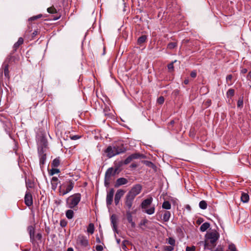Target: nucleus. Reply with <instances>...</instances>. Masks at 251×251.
<instances>
[{
    "label": "nucleus",
    "instance_id": "obj_7",
    "mask_svg": "<svg viewBox=\"0 0 251 251\" xmlns=\"http://www.w3.org/2000/svg\"><path fill=\"white\" fill-rule=\"evenodd\" d=\"M142 189V186L140 184H136L132 186L126 195L135 199L136 196L141 193Z\"/></svg>",
    "mask_w": 251,
    "mask_h": 251
},
{
    "label": "nucleus",
    "instance_id": "obj_59",
    "mask_svg": "<svg viewBox=\"0 0 251 251\" xmlns=\"http://www.w3.org/2000/svg\"><path fill=\"white\" fill-rule=\"evenodd\" d=\"M79 136L77 135H74L72 137H71V139L73 140H75L76 139H78L79 138Z\"/></svg>",
    "mask_w": 251,
    "mask_h": 251
},
{
    "label": "nucleus",
    "instance_id": "obj_46",
    "mask_svg": "<svg viewBox=\"0 0 251 251\" xmlns=\"http://www.w3.org/2000/svg\"><path fill=\"white\" fill-rule=\"evenodd\" d=\"M228 249L230 251H237L236 246L233 244H230L228 246Z\"/></svg>",
    "mask_w": 251,
    "mask_h": 251
},
{
    "label": "nucleus",
    "instance_id": "obj_26",
    "mask_svg": "<svg viewBox=\"0 0 251 251\" xmlns=\"http://www.w3.org/2000/svg\"><path fill=\"white\" fill-rule=\"evenodd\" d=\"M147 39V36L145 35H143L139 37L137 40V44L141 45L143 43H145Z\"/></svg>",
    "mask_w": 251,
    "mask_h": 251
},
{
    "label": "nucleus",
    "instance_id": "obj_51",
    "mask_svg": "<svg viewBox=\"0 0 251 251\" xmlns=\"http://www.w3.org/2000/svg\"><path fill=\"white\" fill-rule=\"evenodd\" d=\"M196 250V247L194 246L192 247L187 246L186 248V251H195Z\"/></svg>",
    "mask_w": 251,
    "mask_h": 251
},
{
    "label": "nucleus",
    "instance_id": "obj_10",
    "mask_svg": "<svg viewBox=\"0 0 251 251\" xmlns=\"http://www.w3.org/2000/svg\"><path fill=\"white\" fill-rule=\"evenodd\" d=\"M114 192L115 190L114 188H110L109 191L107 192L106 203V205L108 207L111 205L112 203Z\"/></svg>",
    "mask_w": 251,
    "mask_h": 251
},
{
    "label": "nucleus",
    "instance_id": "obj_42",
    "mask_svg": "<svg viewBox=\"0 0 251 251\" xmlns=\"http://www.w3.org/2000/svg\"><path fill=\"white\" fill-rule=\"evenodd\" d=\"M60 172V171L59 169H56V168H52L50 170V172H49V174L50 175V176H53V175L55 174H57L58 173Z\"/></svg>",
    "mask_w": 251,
    "mask_h": 251
},
{
    "label": "nucleus",
    "instance_id": "obj_58",
    "mask_svg": "<svg viewBox=\"0 0 251 251\" xmlns=\"http://www.w3.org/2000/svg\"><path fill=\"white\" fill-rule=\"evenodd\" d=\"M38 33V30H34L33 32L32 33V37L34 38L36 35H37Z\"/></svg>",
    "mask_w": 251,
    "mask_h": 251
},
{
    "label": "nucleus",
    "instance_id": "obj_50",
    "mask_svg": "<svg viewBox=\"0 0 251 251\" xmlns=\"http://www.w3.org/2000/svg\"><path fill=\"white\" fill-rule=\"evenodd\" d=\"M110 180V179H107L106 178H104V185L105 187H108L109 186Z\"/></svg>",
    "mask_w": 251,
    "mask_h": 251
},
{
    "label": "nucleus",
    "instance_id": "obj_8",
    "mask_svg": "<svg viewBox=\"0 0 251 251\" xmlns=\"http://www.w3.org/2000/svg\"><path fill=\"white\" fill-rule=\"evenodd\" d=\"M12 55L10 54L9 55L5 61L3 62L2 64L3 71L1 72V74H2L3 72L4 73V76L7 78H9V72L8 70L9 68V63L11 61L12 59Z\"/></svg>",
    "mask_w": 251,
    "mask_h": 251
},
{
    "label": "nucleus",
    "instance_id": "obj_24",
    "mask_svg": "<svg viewBox=\"0 0 251 251\" xmlns=\"http://www.w3.org/2000/svg\"><path fill=\"white\" fill-rule=\"evenodd\" d=\"M39 157L40 166L41 169H42L44 167V165L47 158V154L39 155Z\"/></svg>",
    "mask_w": 251,
    "mask_h": 251
},
{
    "label": "nucleus",
    "instance_id": "obj_47",
    "mask_svg": "<svg viewBox=\"0 0 251 251\" xmlns=\"http://www.w3.org/2000/svg\"><path fill=\"white\" fill-rule=\"evenodd\" d=\"M144 163L146 166L150 167H152L154 166L153 163L150 161L145 160V161H144Z\"/></svg>",
    "mask_w": 251,
    "mask_h": 251
},
{
    "label": "nucleus",
    "instance_id": "obj_33",
    "mask_svg": "<svg viewBox=\"0 0 251 251\" xmlns=\"http://www.w3.org/2000/svg\"><path fill=\"white\" fill-rule=\"evenodd\" d=\"M235 91L233 89H229L228 90V91L226 92V97L228 99H231L232 97L234 95Z\"/></svg>",
    "mask_w": 251,
    "mask_h": 251
},
{
    "label": "nucleus",
    "instance_id": "obj_60",
    "mask_svg": "<svg viewBox=\"0 0 251 251\" xmlns=\"http://www.w3.org/2000/svg\"><path fill=\"white\" fill-rule=\"evenodd\" d=\"M248 72V70L246 68H243L241 70V73L242 74H246Z\"/></svg>",
    "mask_w": 251,
    "mask_h": 251
},
{
    "label": "nucleus",
    "instance_id": "obj_29",
    "mask_svg": "<svg viewBox=\"0 0 251 251\" xmlns=\"http://www.w3.org/2000/svg\"><path fill=\"white\" fill-rule=\"evenodd\" d=\"M162 207L164 209L169 210L171 208V203L168 201H165L163 202Z\"/></svg>",
    "mask_w": 251,
    "mask_h": 251
},
{
    "label": "nucleus",
    "instance_id": "obj_55",
    "mask_svg": "<svg viewBox=\"0 0 251 251\" xmlns=\"http://www.w3.org/2000/svg\"><path fill=\"white\" fill-rule=\"evenodd\" d=\"M60 225L62 227H65L66 226L67 223L66 222L62 220L60 221Z\"/></svg>",
    "mask_w": 251,
    "mask_h": 251
},
{
    "label": "nucleus",
    "instance_id": "obj_20",
    "mask_svg": "<svg viewBox=\"0 0 251 251\" xmlns=\"http://www.w3.org/2000/svg\"><path fill=\"white\" fill-rule=\"evenodd\" d=\"M24 43V39L22 37H20L18 39V40L17 42H16L13 45V53L16 51L19 48L20 46L22 45Z\"/></svg>",
    "mask_w": 251,
    "mask_h": 251
},
{
    "label": "nucleus",
    "instance_id": "obj_52",
    "mask_svg": "<svg viewBox=\"0 0 251 251\" xmlns=\"http://www.w3.org/2000/svg\"><path fill=\"white\" fill-rule=\"evenodd\" d=\"M148 222L149 221L147 219H145L141 221L140 225L145 226L148 223Z\"/></svg>",
    "mask_w": 251,
    "mask_h": 251
},
{
    "label": "nucleus",
    "instance_id": "obj_19",
    "mask_svg": "<svg viewBox=\"0 0 251 251\" xmlns=\"http://www.w3.org/2000/svg\"><path fill=\"white\" fill-rule=\"evenodd\" d=\"M128 182L127 179L124 177H120L117 179L116 183L115 184V187H118L120 186L126 184Z\"/></svg>",
    "mask_w": 251,
    "mask_h": 251
},
{
    "label": "nucleus",
    "instance_id": "obj_25",
    "mask_svg": "<svg viewBox=\"0 0 251 251\" xmlns=\"http://www.w3.org/2000/svg\"><path fill=\"white\" fill-rule=\"evenodd\" d=\"M241 200L244 203L248 202L249 200V195L246 193H242L241 196Z\"/></svg>",
    "mask_w": 251,
    "mask_h": 251
},
{
    "label": "nucleus",
    "instance_id": "obj_21",
    "mask_svg": "<svg viewBox=\"0 0 251 251\" xmlns=\"http://www.w3.org/2000/svg\"><path fill=\"white\" fill-rule=\"evenodd\" d=\"M110 220L114 231H116L117 228V219L116 215L113 214L110 217Z\"/></svg>",
    "mask_w": 251,
    "mask_h": 251
},
{
    "label": "nucleus",
    "instance_id": "obj_22",
    "mask_svg": "<svg viewBox=\"0 0 251 251\" xmlns=\"http://www.w3.org/2000/svg\"><path fill=\"white\" fill-rule=\"evenodd\" d=\"M58 183V178L56 176L52 177L51 178V189L53 191H55L56 189V188L57 187Z\"/></svg>",
    "mask_w": 251,
    "mask_h": 251
},
{
    "label": "nucleus",
    "instance_id": "obj_31",
    "mask_svg": "<svg viewBox=\"0 0 251 251\" xmlns=\"http://www.w3.org/2000/svg\"><path fill=\"white\" fill-rule=\"evenodd\" d=\"M60 160L59 157H57L53 160L51 163V167L53 168L57 167L60 164Z\"/></svg>",
    "mask_w": 251,
    "mask_h": 251
},
{
    "label": "nucleus",
    "instance_id": "obj_39",
    "mask_svg": "<svg viewBox=\"0 0 251 251\" xmlns=\"http://www.w3.org/2000/svg\"><path fill=\"white\" fill-rule=\"evenodd\" d=\"M176 60H175L174 61H172L171 63L169 64L167 66L168 69L170 72H173L174 70V63L176 62Z\"/></svg>",
    "mask_w": 251,
    "mask_h": 251
},
{
    "label": "nucleus",
    "instance_id": "obj_2",
    "mask_svg": "<svg viewBox=\"0 0 251 251\" xmlns=\"http://www.w3.org/2000/svg\"><path fill=\"white\" fill-rule=\"evenodd\" d=\"M75 182L71 179H67L61 184L59 188L60 195L64 196L68 194L73 189Z\"/></svg>",
    "mask_w": 251,
    "mask_h": 251
},
{
    "label": "nucleus",
    "instance_id": "obj_5",
    "mask_svg": "<svg viewBox=\"0 0 251 251\" xmlns=\"http://www.w3.org/2000/svg\"><path fill=\"white\" fill-rule=\"evenodd\" d=\"M152 201V198L150 197L143 201L140 205L142 209H145L144 212L149 215L153 214L155 211L154 206H152L150 208L147 209V208L151 204Z\"/></svg>",
    "mask_w": 251,
    "mask_h": 251
},
{
    "label": "nucleus",
    "instance_id": "obj_37",
    "mask_svg": "<svg viewBox=\"0 0 251 251\" xmlns=\"http://www.w3.org/2000/svg\"><path fill=\"white\" fill-rule=\"evenodd\" d=\"M177 43L176 42H171L167 45V49L172 50L176 47Z\"/></svg>",
    "mask_w": 251,
    "mask_h": 251
},
{
    "label": "nucleus",
    "instance_id": "obj_27",
    "mask_svg": "<svg viewBox=\"0 0 251 251\" xmlns=\"http://www.w3.org/2000/svg\"><path fill=\"white\" fill-rule=\"evenodd\" d=\"M47 147H44L43 146H38V155H42L46 154V151Z\"/></svg>",
    "mask_w": 251,
    "mask_h": 251
},
{
    "label": "nucleus",
    "instance_id": "obj_18",
    "mask_svg": "<svg viewBox=\"0 0 251 251\" xmlns=\"http://www.w3.org/2000/svg\"><path fill=\"white\" fill-rule=\"evenodd\" d=\"M114 146L115 150H116V153H117V155L124 153L126 151V149L124 147L123 144H121L120 145H116Z\"/></svg>",
    "mask_w": 251,
    "mask_h": 251
},
{
    "label": "nucleus",
    "instance_id": "obj_43",
    "mask_svg": "<svg viewBox=\"0 0 251 251\" xmlns=\"http://www.w3.org/2000/svg\"><path fill=\"white\" fill-rule=\"evenodd\" d=\"M47 11L49 13H51V14H54V13H57L56 9L53 6L49 7L47 9Z\"/></svg>",
    "mask_w": 251,
    "mask_h": 251
},
{
    "label": "nucleus",
    "instance_id": "obj_1",
    "mask_svg": "<svg viewBox=\"0 0 251 251\" xmlns=\"http://www.w3.org/2000/svg\"><path fill=\"white\" fill-rule=\"evenodd\" d=\"M220 237L219 234L216 231L208 233L206 235V238L209 240L212 246L209 245L208 241H205L204 243V248L207 250H212V248L216 246L215 242L218 240Z\"/></svg>",
    "mask_w": 251,
    "mask_h": 251
},
{
    "label": "nucleus",
    "instance_id": "obj_9",
    "mask_svg": "<svg viewBox=\"0 0 251 251\" xmlns=\"http://www.w3.org/2000/svg\"><path fill=\"white\" fill-rule=\"evenodd\" d=\"M145 156L140 153H132L128 156L124 161V164L127 165L129 164L132 160L137 159L139 158H144Z\"/></svg>",
    "mask_w": 251,
    "mask_h": 251
},
{
    "label": "nucleus",
    "instance_id": "obj_57",
    "mask_svg": "<svg viewBox=\"0 0 251 251\" xmlns=\"http://www.w3.org/2000/svg\"><path fill=\"white\" fill-rule=\"evenodd\" d=\"M45 231L47 232L48 234H49L50 232V228L49 226H45Z\"/></svg>",
    "mask_w": 251,
    "mask_h": 251
},
{
    "label": "nucleus",
    "instance_id": "obj_28",
    "mask_svg": "<svg viewBox=\"0 0 251 251\" xmlns=\"http://www.w3.org/2000/svg\"><path fill=\"white\" fill-rule=\"evenodd\" d=\"M210 227V224L208 222H205L200 226V229L201 232L206 231Z\"/></svg>",
    "mask_w": 251,
    "mask_h": 251
},
{
    "label": "nucleus",
    "instance_id": "obj_61",
    "mask_svg": "<svg viewBox=\"0 0 251 251\" xmlns=\"http://www.w3.org/2000/svg\"><path fill=\"white\" fill-rule=\"evenodd\" d=\"M185 208L189 211H191V207L189 204L185 205Z\"/></svg>",
    "mask_w": 251,
    "mask_h": 251
},
{
    "label": "nucleus",
    "instance_id": "obj_38",
    "mask_svg": "<svg viewBox=\"0 0 251 251\" xmlns=\"http://www.w3.org/2000/svg\"><path fill=\"white\" fill-rule=\"evenodd\" d=\"M237 106L238 108H242L243 107V97L239 98V99L237 101Z\"/></svg>",
    "mask_w": 251,
    "mask_h": 251
},
{
    "label": "nucleus",
    "instance_id": "obj_54",
    "mask_svg": "<svg viewBox=\"0 0 251 251\" xmlns=\"http://www.w3.org/2000/svg\"><path fill=\"white\" fill-rule=\"evenodd\" d=\"M97 251H102L103 250V247L101 245H97L96 246Z\"/></svg>",
    "mask_w": 251,
    "mask_h": 251
},
{
    "label": "nucleus",
    "instance_id": "obj_56",
    "mask_svg": "<svg viewBox=\"0 0 251 251\" xmlns=\"http://www.w3.org/2000/svg\"><path fill=\"white\" fill-rule=\"evenodd\" d=\"M175 123H176V121L175 120H174L171 121L169 123V124H168L169 128H171L170 127V126H173L175 124Z\"/></svg>",
    "mask_w": 251,
    "mask_h": 251
},
{
    "label": "nucleus",
    "instance_id": "obj_45",
    "mask_svg": "<svg viewBox=\"0 0 251 251\" xmlns=\"http://www.w3.org/2000/svg\"><path fill=\"white\" fill-rule=\"evenodd\" d=\"M128 243V241L127 240H124L123 241L122 244V248L124 251H126L127 247L126 246V243Z\"/></svg>",
    "mask_w": 251,
    "mask_h": 251
},
{
    "label": "nucleus",
    "instance_id": "obj_14",
    "mask_svg": "<svg viewBox=\"0 0 251 251\" xmlns=\"http://www.w3.org/2000/svg\"><path fill=\"white\" fill-rule=\"evenodd\" d=\"M125 193V191L123 189H119L117 190L114 198V202L116 205L119 204L121 198L123 196Z\"/></svg>",
    "mask_w": 251,
    "mask_h": 251
},
{
    "label": "nucleus",
    "instance_id": "obj_48",
    "mask_svg": "<svg viewBox=\"0 0 251 251\" xmlns=\"http://www.w3.org/2000/svg\"><path fill=\"white\" fill-rule=\"evenodd\" d=\"M25 183H26V187L28 188H31L33 187V183L31 182V181H30L29 180H28V181H25Z\"/></svg>",
    "mask_w": 251,
    "mask_h": 251
},
{
    "label": "nucleus",
    "instance_id": "obj_23",
    "mask_svg": "<svg viewBox=\"0 0 251 251\" xmlns=\"http://www.w3.org/2000/svg\"><path fill=\"white\" fill-rule=\"evenodd\" d=\"M171 212L168 210L163 211V220L164 222H167L169 221L171 217Z\"/></svg>",
    "mask_w": 251,
    "mask_h": 251
},
{
    "label": "nucleus",
    "instance_id": "obj_64",
    "mask_svg": "<svg viewBox=\"0 0 251 251\" xmlns=\"http://www.w3.org/2000/svg\"><path fill=\"white\" fill-rule=\"evenodd\" d=\"M137 167V164H135V163H132L131 165H130V167L131 168H135Z\"/></svg>",
    "mask_w": 251,
    "mask_h": 251
},
{
    "label": "nucleus",
    "instance_id": "obj_12",
    "mask_svg": "<svg viewBox=\"0 0 251 251\" xmlns=\"http://www.w3.org/2000/svg\"><path fill=\"white\" fill-rule=\"evenodd\" d=\"M134 199L126 195L125 199V208H127L126 210H130Z\"/></svg>",
    "mask_w": 251,
    "mask_h": 251
},
{
    "label": "nucleus",
    "instance_id": "obj_4",
    "mask_svg": "<svg viewBox=\"0 0 251 251\" xmlns=\"http://www.w3.org/2000/svg\"><path fill=\"white\" fill-rule=\"evenodd\" d=\"M27 229L29 235L30 241L32 244H35L37 240L40 241V243L41 242L42 234L41 233H38L36 235H35V226H29L27 227Z\"/></svg>",
    "mask_w": 251,
    "mask_h": 251
},
{
    "label": "nucleus",
    "instance_id": "obj_53",
    "mask_svg": "<svg viewBox=\"0 0 251 251\" xmlns=\"http://www.w3.org/2000/svg\"><path fill=\"white\" fill-rule=\"evenodd\" d=\"M190 76L192 78H195L197 76V72L196 70L192 71L190 73Z\"/></svg>",
    "mask_w": 251,
    "mask_h": 251
},
{
    "label": "nucleus",
    "instance_id": "obj_35",
    "mask_svg": "<svg viewBox=\"0 0 251 251\" xmlns=\"http://www.w3.org/2000/svg\"><path fill=\"white\" fill-rule=\"evenodd\" d=\"M199 207L201 209H205L207 207V204L205 201L202 200L199 202Z\"/></svg>",
    "mask_w": 251,
    "mask_h": 251
},
{
    "label": "nucleus",
    "instance_id": "obj_62",
    "mask_svg": "<svg viewBox=\"0 0 251 251\" xmlns=\"http://www.w3.org/2000/svg\"><path fill=\"white\" fill-rule=\"evenodd\" d=\"M214 251H224V250L222 247H219Z\"/></svg>",
    "mask_w": 251,
    "mask_h": 251
},
{
    "label": "nucleus",
    "instance_id": "obj_17",
    "mask_svg": "<svg viewBox=\"0 0 251 251\" xmlns=\"http://www.w3.org/2000/svg\"><path fill=\"white\" fill-rule=\"evenodd\" d=\"M132 212L130 211V210H126V216L127 220V221L129 223L131 224V226L132 228H134L135 227V223L133 221L132 219Z\"/></svg>",
    "mask_w": 251,
    "mask_h": 251
},
{
    "label": "nucleus",
    "instance_id": "obj_16",
    "mask_svg": "<svg viewBox=\"0 0 251 251\" xmlns=\"http://www.w3.org/2000/svg\"><path fill=\"white\" fill-rule=\"evenodd\" d=\"M117 170L118 168L115 169H114L112 167L108 168L105 172L104 178L111 179V176H114L116 175Z\"/></svg>",
    "mask_w": 251,
    "mask_h": 251
},
{
    "label": "nucleus",
    "instance_id": "obj_32",
    "mask_svg": "<svg viewBox=\"0 0 251 251\" xmlns=\"http://www.w3.org/2000/svg\"><path fill=\"white\" fill-rule=\"evenodd\" d=\"M74 216V212L72 209L67 210L66 211V216L68 219H72Z\"/></svg>",
    "mask_w": 251,
    "mask_h": 251
},
{
    "label": "nucleus",
    "instance_id": "obj_36",
    "mask_svg": "<svg viewBox=\"0 0 251 251\" xmlns=\"http://www.w3.org/2000/svg\"><path fill=\"white\" fill-rule=\"evenodd\" d=\"M167 243L171 246L174 247L176 244V240L173 237H169L167 239Z\"/></svg>",
    "mask_w": 251,
    "mask_h": 251
},
{
    "label": "nucleus",
    "instance_id": "obj_41",
    "mask_svg": "<svg viewBox=\"0 0 251 251\" xmlns=\"http://www.w3.org/2000/svg\"><path fill=\"white\" fill-rule=\"evenodd\" d=\"M233 76L232 75H228L226 77V82L228 86H230L232 84V82H229V81H231L232 79Z\"/></svg>",
    "mask_w": 251,
    "mask_h": 251
},
{
    "label": "nucleus",
    "instance_id": "obj_63",
    "mask_svg": "<svg viewBox=\"0 0 251 251\" xmlns=\"http://www.w3.org/2000/svg\"><path fill=\"white\" fill-rule=\"evenodd\" d=\"M247 78L248 79L251 78V71L249 72Z\"/></svg>",
    "mask_w": 251,
    "mask_h": 251
},
{
    "label": "nucleus",
    "instance_id": "obj_11",
    "mask_svg": "<svg viewBox=\"0 0 251 251\" xmlns=\"http://www.w3.org/2000/svg\"><path fill=\"white\" fill-rule=\"evenodd\" d=\"M37 139L38 142V146H43L44 147H47L48 141L45 135L42 134L41 135H38L37 137Z\"/></svg>",
    "mask_w": 251,
    "mask_h": 251
},
{
    "label": "nucleus",
    "instance_id": "obj_49",
    "mask_svg": "<svg viewBox=\"0 0 251 251\" xmlns=\"http://www.w3.org/2000/svg\"><path fill=\"white\" fill-rule=\"evenodd\" d=\"M157 103L160 104H162L164 103V98L162 96H160V97H159L157 99Z\"/></svg>",
    "mask_w": 251,
    "mask_h": 251
},
{
    "label": "nucleus",
    "instance_id": "obj_40",
    "mask_svg": "<svg viewBox=\"0 0 251 251\" xmlns=\"http://www.w3.org/2000/svg\"><path fill=\"white\" fill-rule=\"evenodd\" d=\"M43 17V15L41 14H38L36 16H33L28 19L29 21H32L36 20L39 18H41Z\"/></svg>",
    "mask_w": 251,
    "mask_h": 251
},
{
    "label": "nucleus",
    "instance_id": "obj_44",
    "mask_svg": "<svg viewBox=\"0 0 251 251\" xmlns=\"http://www.w3.org/2000/svg\"><path fill=\"white\" fill-rule=\"evenodd\" d=\"M174 250V247L172 246H165L163 247V250L165 251H172Z\"/></svg>",
    "mask_w": 251,
    "mask_h": 251
},
{
    "label": "nucleus",
    "instance_id": "obj_34",
    "mask_svg": "<svg viewBox=\"0 0 251 251\" xmlns=\"http://www.w3.org/2000/svg\"><path fill=\"white\" fill-rule=\"evenodd\" d=\"M94 225L93 223H90L87 228V232L90 234H93L94 232Z\"/></svg>",
    "mask_w": 251,
    "mask_h": 251
},
{
    "label": "nucleus",
    "instance_id": "obj_3",
    "mask_svg": "<svg viewBox=\"0 0 251 251\" xmlns=\"http://www.w3.org/2000/svg\"><path fill=\"white\" fill-rule=\"evenodd\" d=\"M81 198V195L80 193H75L70 196L66 200L68 207L71 209H74L80 202Z\"/></svg>",
    "mask_w": 251,
    "mask_h": 251
},
{
    "label": "nucleus",
    "instance_id": "obj_15",
    "mask_svg": "<svg viewBox=\"0 0 251 251\" xmlns=\"http://www.w3.org/2000/svg\"><path fill=\"white\" fill-rule=\"evenodd\" d=\"M25 203L27 206H30L33 204V199L31 194L29 192H26L25 196Z\"/></svg>",
    "mask_w": 251,
    "mask_h": 251
},
{
    "label": "nucleus",
    "instance_id": "obj_30",
    "mask_svg": "<svg viewBox=\"0 0 251 251\" xmlns=\"http://www.w3.org/2000/svg\"><path fill=\"white\" fill-rule=\"evenodd\" d=\"M3 125L5 131L6 133L9 134L11 132V123L10 122H6Z\"/></svg>",
    "mask_w": 251,
    "mask_h": 251
},
{
    "label": "nucleus",
    "instance_id": "obj_6",
    "mask_svg": "<svg viewBox=\"0 0 251 251\" xmlns=\"http://www.w3.org/2000/svg\"><path fill=\"white\" fill-rule=\"evenodd\" d=\"M76 247L83 249L87 248L89 249L90 245L87 238L83 235H79L76 239Z\"/></svg>",
    "mask_w": 251,
    "mask_h": 251
},
{
    "label": "nucleus",
    "instance_id": "obj_13",
    "mask_svg": "<svg viewBox=\"0 0 251 251\" xmlns=\"http://www.w3.org/2000/svg\"><path fill=\"white\" fill-rule=\"evenodd\" d=\"M105 152L107 154V156L110 158L117 155L116 150H115L114 146H109L105 150Z\"/></svg>",
    "mask_w": 251,
    "mask_h": 251
}]
</instances>
